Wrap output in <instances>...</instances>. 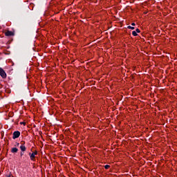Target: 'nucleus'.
Instances as JSON below:
<instances>
[{"label": "nucleus", "instance_id": "nucleus-9", "mask_svg": "<svg viewBox=\"0 0 177 177\" xmlns=\"http://www.w3.org/2000/svg\"><path fill=\"white\" fill-rule=\"evenodd\" d=\"M127 28H129L131 30H135V27H132V26H128Z\"/></svg>", "mask_w": 177, "mask_h": 177}, {"label": "nucleus", "instance_id": "nucleus-2", "mask_svg": "<svg viewBox=\"0 0 177 177\" xmlns=\"http://www.w3.org/2000/svg\"><path fill=\"white\" fill-rule=\"evenodd\" d=\"M20 136V131H16L12 134V139H17Z\"/></svg>", "mask_w": 177, "mask_h": 177}, {"label": "nucleus", "instance_id": "nucleus-12", "mask_svg": "<svg viewBox=\"0 0 177 177\" xmlns=\"http://www.w3.org/2000/svg\"><path fill=\"white\" fill-rule=\"evenodd\" d=\"M131 26H135V23H132V24H131Z\"/></svg>", "mask_w": 177, "mask_h": 177}, {"label": "nucleus", "instance_id": "nucleus-4", "mask_svg": "<svg viewBox=\"0 0 177 177\" xmlns=\"http://www.w3.org/2000/svg\"><path fill=\"white\" fill-rule=\"evenodd\" d=\"M6 35L7 37H12V36L15 35V34H14L13 32H12V31H7V32H6Z\"/></svg>", "mask_w": 177, "mask_h": 177}, {"label": "nucleus", "instance_id": "nucleus-11", "mask_svg": "<svg viewBox=\"0 0 177 177\" xmlns=\"http://www.w3.org/2000/svg\"><path fill=\"white\" fill-rule=\"evenodd\" d=\"M21 124H24V125H26V122H21Z\"/></svg>", "mask_w": 177, "mask_h": 177}, {"label": "nucleus", "instance_id": "nucleus-14", "mask_svg": "<svg viewBox=\"0 0 177 177\" xmlns=\"http://www.w3.org/2000/svg\"><path fill=\"white\" fill-rule=\"evenodd\" d=\"M17 145L19 146V143H17Z\"/></svg>", "mask_w": 177, "mask_h": 177}, {"label": "nucleus", "instance_id": "nucleus-6", "mask_svg": "<svg viewBox=\"0 0 177 177\" xmlns=\"http://www.w3.org/2000/svg\"><path fill=\"white\" fill-rule=\"evenodd\" d=\"M20 149H21V151H26V146H24V145H21Z\"/></svg>", "mask_w": 177, "mask_h": 177}, {"label": "nucleus", "instance_id": "nucleus-13", "mask_svg": "<svg viewBox=\"0 0 177 177\" xmlns=\"http://www.w3.org/2000/svg\"><path fill=\"white\" fill-rule=\"evenodd\" d=\"M21 156H23V153H21Z\"/></svg>", "mask_w": 177, "mask_h": 177}, {"label": "nucleus", "instance_id": "nucleus-10", "mask_svg": "<svg viewBox=\"0 0 177 177\" xmlns=\"http://www.w3.org/2000/svg\"><path fill=\"white\" fill-rule=\"evenodd\" d=\"M136 32H140V30H139L138 28H137V29L136 30Z\"/></svg>", "mask_w": 177, "mask_h": 177}, {"label": "nucleus", "instance_id": "nucleus-1", "mask_svg": "<svg viewBox=\"0 0 177 177\" xmlns=\"http://www.w3.org/2000/svg\"><path fill=\"white\" fill-rule=\"evenodd\" d=\"M37 154H38V152L37 151H35V152H33L32 153H29V156L30 157V160L32 161H34V160H35V156H37Z\"/></svg>", "mask_w": 177, "mask_h": 177}, {"label": "nucleus", "instance_id": "nucleus-3", "mask_svg": "<svg viewBox=\"0 0 177 177\" xmlns=\"http://www.w3.org/2000/svg\"><path fill=\"white\" fill-rule=\"evenodd\" d=\"M0 75L2 78H6V73L2 68H0Z\"/></svg>", "mask_w": 177, "mask_h": 177}, {"label": "nucleus", "instance_id": "nucleus-5", "mask_svg": "<svg viewBox=\"0 0 177 177\" xmlns=\"http://www.w3.org/2000/svg\"><path fill=\"white\" fill-rule=\"evenodd\" d=\"M12 153H17L19 151V149L16 147L12 148L11 149Z\"/></svg>", "mask_w": 177, "mask_h": 177}, {"label": "nucleus", "instance_id": "nucleus-8", "mask_svg": "<svg viewBox=\"0 0 177 177\" xmlns=\"http://www.w3.org/2000/svg\"><path fill=\"white\" fill-rule=\"evenodd\" d=\"M104 168L105 169H109L110 168V165H106L104 166Z\"/></svg>", "mask_w": 177, "mask_h": 177}, {"label": "nucleus", "instance_id": "nucleus-7", "mask_svg": "<svg viewBox=\"0 0 177 177\" xmlns=\"http://www.w3.org/2000/svg\"><path fill=\"white\" fill-rule=\"evenodd\" d=\"M132 35H133V37H136L138 35V33H137L136 30H133L132 32Z\"/></svg>", "mask_w": 177, "mask_h": 177}]
</instances>
